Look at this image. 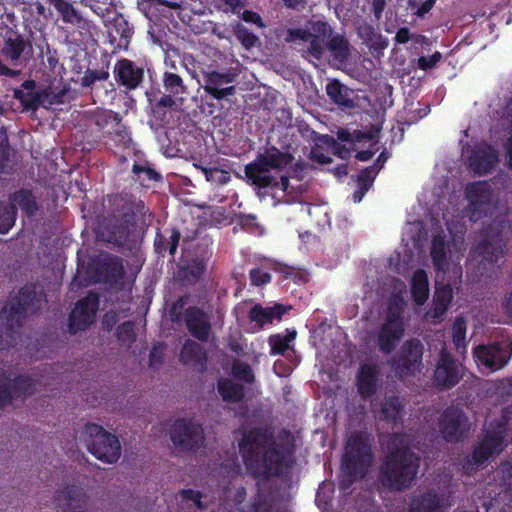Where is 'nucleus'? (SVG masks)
<instances>
[{
	"label": "nucleus",
	"instance_id": "obj_20",
	"mask_svg": "<svg viewBox=\"0 0 512 512\" xmlns=\"http://www.w3.org/2000/svg\"><path fill=\"white\" fill-rule=\"evenodd\" d=\"M465 196L471 209V219L478 220L490 207L492 189L487 181H475L467 184Z\"/></svg>",
	"mask_w": 512,
	"mask_h": 512
},
{
	"label": "nucleus",
	"instance_id": "obj_42",
	"mask_svg": "<svg viewBox=\"0 0 512 512\" xmlns=\"http://www.w3.org/2000/svg\"><path fill=\"white\" fill-rule=\"evenodd\" d=\"M113 26L116 35L119 36L117 46L119 48L127 49L134 34L133 26L122 14H119L114 18Z\"/></svg>",
	"mask_w": 512,
	"mask_h": 512
},
{
	"label": "nucleus",
	"instance_id": "obj_46",
	"mask_svg": "<svg viewBox=\"0 0 512 512\" xmlns=\"http://www.w3.org/2000/svg\"><path fill=\"white\" fill-rule=\"evenodd\" d=\"M68 89L62 88L55 91L52 87H47L40 90L41 104L40 106L45 109L51 108L53 105H60L64 103V97Z\"/></svg>",
	"mask_w": 512,
	"mask_h": 512
},
{
	"label": "nucleus",
	"instance_id": "obj_61",
	"mask_svg": "<svg viewBox=\"0 0 512 512\" xmlns=\"http://www.w3.org/2000/svg\"><path fill=\"white\" fill-rule=\"evenodd\" d=\"M312 34L311 28H292L287 31L285 40L286 42H295L297 40L308 42V40L312 38Z\"/></svg>",
	"mask_w": 512,
	"mask_h": 512
},
{
	"label": "nucleus",
	"instance_id": "obj_23",
	"mask_svg": "<svg viewBox=\"0 0 512 512\" xmlns=\"http://www.w3.org/2000/svg\"><path fill=\"white\" fill-rule=\"evenodd\" d=\"M236 75L231 72L220 73L211 71L204 74V90L216 100H222L235 93L234 86H226L235 81Z\"/></svg>",
	"mask_w": 512,
	"mask_h": 512
},
{
	"label": "nucleus",
	"instance_id": "obj_12",
	"mask_svg": "<svg viewBox=\"0 0 512 512\" xmlns=\"http://www.w3.org/2000/svg\"><path fill=\"white\" fill-rule=\"evenodd\" d=\"M0 53L13 66L26 64L33 53L32 42L18 31L8 28L3 36Z\"/></svg>",
	"mask_w": 512,
	"mask_h": 512
},
{
	"label": "nucleus",
	"instance_id": "obj_47",
	"mask_svg": "<svg viewBox=\"0 0 512 512\" xmlns=\"http://www.w3.org/2000/svg\"><path fill=\"white\" fill-rule=\"evenodd\" d=\"M163 85L170 95H179L185 92L183 79L176 73L165 72L163 75Z\"/></svg>",
	"mask_w": 512,
	"mask_h": 512
},
{
	"label": "nucleus",
	"instance_id": "obj_6",
	"mask_svg": "<svg viewBox=\"0 0 512 512\" xmlns=\"http://www.w3.org/2000/svg\"><path fill=\"white\" fill-rule=\"evenodd\" d=\"M82 437L88 451L102 462L113 464L121 456V445L116 435L95 423L85 425Z\"/></svg>",
	"mask_w": 512,
	"mask_h": 512
},
{
	"label": "nucleus",
	"instance_id": "obj_25",
	"mask_svg": "<svg viewBox=\"0 0 512 512\" xmlns=\"http://www.w3.org/2000/svg\"><path fill=\"white\" fill-rule=\"evenodd\" d=\"M45 2L55 9L63 23L73 25L79 30L91 29V21L83 16L72 0H45Z\"/></svg>",
	"mask_w": 512,
	"mask_h": 512
},
{
	"label": "nucleus",
	"instance_id": "obj_28",
	"mask_svg": "<svg viewBox=\"0 0 512 512\" xmlns=\"http://www.w3.org/2000/svg\"><path fill=\"white\" fill-rule=\"evenodd\" d=\"M286 312L287 307L283 304H275L271 307L255 304L250 309L248 316L251 322H255L259 328H263L266 324L280 321Z\"/></svg>",
	"mask_w": 512,
	"mask_h": 512
},
{
	"label": "nucleus",
	"instance_id": "obj_58",
	"mask_svg": "<svg viewBox=\"0 0 512 512\" xmlns=\"http://www.w3.org/2000/svg\"><path fill=\"white\" fill-rule=\"evenodd\" d=\"M189 301V295L179 296L169 309L170 318L173 322H179L184 316L186 305Z\"/></svg>",
	"mask_w": 512,
	"mask_h": 512
},
{
	"label": "nucleus",
	"instance_id": "obj_10",
	"mask_svg": "<svg viewBox=\"0 0 512 512\" xmlns=\"http://www.w3.org/2000/svg\"><path fill=\"white\" fill-rule=\"evenodd\" d=\"M274 434L269 427H253L243 433L239 441V450L247 469H256L259 466L258 448H265L273 442Z\"/></svg>",
	"mask_w": 512,
	"mask_h": 512
},
{
	"label": "nucleus",
	"instance_id": "obj_36",
	"mask_svg": "<svg viewBox=\"0 0 512 512\" xmlns=\"http://www.w3.org/2000/svg\"><path fill=\"white\" fill-rule=\"evenodd\" d=\"M350 92L346 86L336 79L329 81L326 85L327 95L338 106L354 107V101L350 98Z\"/></svg>",
	"mask_w": 512,
	"mask_h": 512
},
{
	"label": "nucleus",
	"instance_id": "obj_14",
	"mask_svg": "<svg viewBox=\"0 0 512 512\" xmlns=\"http://www.w3.org/2000/svg\"><path fill=\"white\" fill-rule=\"evenodd\" d=\"M462 366L444 346L441 348L433 373L435 385L450 390L462 379Z\"/></svg>",
	"mask_w": 512,
	"mask_h": 512
},
{
	"label": "nucleus",
	"instance_id": "obj_26",
	"mask_svg": "<svg viewBox=\"0 0 512 512\" xmlns=\"http://www.w3.org/2000/svg\"><path fill=\"white\" fill-rule=\"evenodd\" d=\"M379 369L376 365L362 364L356 377V385L362 399L371 398L378 389Z\"/></svg>",
	"mask_w": 512,
	"mask_h": 512
},
{
	"label": "nucleus",
	"instance_id": "obj_11",
	"mask_svg": "<svg viewBox=\"0 0 512 512\" xmlns=\"http://www.w3.org/2000/svg\"><path fill=\"white\" fill-rule=\"evenodd\" d=\"M439 429L447 442H461L470 431V421L462 409L450 406L439 418Z\"/></svg>",
	"mask_w": 512,
	"mask_h": 512
},
{
	"label": "nucleus",
	"instance_id": "obj_49",
	"mask_svg": "<svg viewBox=\"0 0 512 512\" xmlns=\"http://www.w3.org/2000/svg\"><path fill=\"white\" fill-rule=\"evenodd\" d=\"M17 212L14 207L9 205H0V234H6L15 224Z\"/></svg>",
	"mask_w": 512,
	"mask_h": 512
},
{
	"label": "nucleus",
	"instance_id": "obj_19",
	"mask_svg": "<svg viewBox=\"0 0 512 512\" xmlns=\"http://www.w3.org/2000/svg\"><path fill=\"white\" fill-rule=\"evenodd\" d=\"M57 512H88V496L77 485H65L54 498Z\"/></svg>",
	"mask_w": 512,
	"mask_h": 512
},
{
	"label": "nucleus",
	"instance_id": "obj_50",
	"mask_svg": "<svg viewBox=\"0 0 512 512\" xmlns=\"http://www.w3.org/2000/svg\"><path fill=\"white\" fill-rule=\"evenodd\" d=\"M380 170L381 166H369L362 169L356 179L357 186L363 187L364 190H369Z\"/></svg>",
	"mask_w": 512,
	"mask_h": 512
},
{
	"label": "nucleus",
	"instance_id": "obj_27",
	"mask_svg": "<svg viewBox=\"0 0 512 512\" xmlns=\"http://www.w3.org/2000/svg\"><path fill=\"white\" fill-rule=\"evenodd\" d=\"M310 28L313 34L312 38L308 40V53L315 59L320 60L326 49L327 37L331 36L332 27L326 21L317 20L310 23Z\"/></svg>",
	"mask_w": 512,
	"mask_h": 512
},
{
	"label": "nucleus",
	"instance_id": "obj_55",
	"mask_svg": "<svg viewBox=\"0 0 512 512\" xmlns=\"http://www.w3.org/2000/svg\"><path fill=\"white\" fill-rule=\"evenodd\" d=\"M497 477L505 491L512 489V462L504 461L497 469Z\"/></svg>",
	"mask_w": 512,
	"mask_h": 512
},
{
	"label": "nucleus",
	"instance_id": "obj_35",
	"mask_svg": "<svg viewBox=\"0 0 512 512\" xmlns=\"http://www.w3.org/2000/svg\"><path fill=\"white\" fill-rule=\"evenodd\" d=\"M181 238V233L177 228L170 229L169 239L158 230L154 239V249L158 254H164L165 252H169V254L173 257L176 254L179 241Z\"/></svg>",
	"mask_w": 512,
	"mask_h": 512
},
{
	"label": "nucleus",
	"instance_id": "obj_5",
	"mask_svg": "<svg viewBox=\"0 0 512 512\" xmlns=\"http://www.w3.org/2000/svg\"><path fill=\"white\" fill-rule=\"evenodd\" d=\"M294 161V155L289 151H281L276 146H267L262 153L256 156L253 162L245 166V176L252 185L259 189L272 185L273 176L269 170L283 171Z\"/></svg>",
	"mask_w": 512,
	"mask_h": 512
},
{
	"label": "nucleus",
	"instance_id": "obj_41",
	"mask_svg": "<svg viewBox=\"0 0 512 512\" xmlns=\"http://www.w3.org/2000/svg\"><path fill=\"white\" fill-rule=\"evenodd\" d=\"M431 259L437 270H444L448 264L446 242L442 235H435L432 238Z\"/></svg>",
	"mask_w": 512,
	"mask_h": 512
},
{
	"label": "nucleus",
	"instance_id": "obj_48",
	"mask_svg": "<svg viewBox=\"0 0 512 512\" xmlns=\"http://www.w3.org/2000/svg\"><path fill=\"white\" fill-rule=\"evenodd\" d=\"M232 374L233 376L241 381L251 384L255 381V376L251 366L241 360H235L232 363Z\"/></svg>",
	"mask_w": 512,
	"mask_h": 512
},
{
	"label": "nucleus",
	"instance_id": "obj_43",
	"mask_svg": "<svg viewBox=\"0 0 512 512\" xmlns=\"http://www.w3.org/2000/svg\"><path fill=\"white\" fill-rule=\"evenodd\" d=\"M132 172L136 176V181H139L144 187H148L151 182H157L162 178L161 174L151 167L148 162H135Z\"/></svg>",
	"mask_w": 512,
	"mask_h": 512
},
{
	"label": "nucleus",
	"instance_id": "obj_56",
	"mask_svg": "<svg viewBox=\"0 0 512 512\" xmlns=\"http://www.w3.org/2000/svg\"><path fill=\"white\" fill-rule=\"evenodd\" d=\"M121 120L118 113L113 112L111 110H104L98 113H95L92 117L93 123L99 128H105L109 123L115 121L119 123Z\"/></svg>",
	"mask_w": 512,
	"mask_h": 512
},
{
	"label": "nucleus",
	"instance_id": "obj_64",
	"mask_svg": "<svg viewBox=\"0 0 512 512\" xmlns=\"http://www.w3.org/2000/svg\"><path fill=\"white\" fill-rule=\"evenodd\" d=\"M180 495L184 501L194 502L198 509L203 510L205 508V505L202 502L203 494L200 491L193 489H182L180 491Z\"/></svg>",
	"mask_w": 512,
	"mask_h": 512
},
{
	"label": "nucleus",
	"instance_id": "obj_31",
	"mask_svg": "<svg viewBox=\"0 0 512 512\" xmlns=\"http://www.w3.org/2000/svg\"><path fill=\"white\" fill-rule=\"evenodd\" d=\"M10 202V205L14 207L16 212L17 208H19L29 218L35 216L39 210L36 197L30 189L21 188L15 191L10 196Z\"/></svg>",
	"mask_w": 512,
	"mask_h": 512
},
{
	"label": "nucleus",
	"instance_id": "obj_53",
	"mask_svg": "<svg viewBox=\"0 0 512 512\" xmlns=\"http://www.w3.org/2000/svg\"><path fill=\"white\" fill-rule=\"evenodd\" d=\"M109 78L108 69H87L81 78L82 87H92L96 81H105Z\"/></svg>",
	"mask_w": 512,
	"mask_h": 512
},
{
	"label": "nucleus",
	"instance_id": "obj_40",
	"mask_svg": "<svg viewBox=\"0 0 512 512\" xmlns=\"http://www.w3.org/2000/svg\"><path fill=\"white\" fill-rule=\"evenodd\" d=\"M360 35L364 43L373 52L382 53L388 46V40L371 25L365 26L360 32Z\"/></svg>",
	"mask_w": 512,
	"mask_h": 512
},
{
	"label": "nucleus",
	"instance_id": "obj_39",
	"mask_svg": "<svg viewBox=\"0 0 512 512\" xmlns=\"http://www.w3.org/2000/svg\"><path fill=\"white\" fill-rule=\"evenodd\" d=\"M218 393L225 402H240L244 398V387L230 379H221L217 383Z\"/></svg>",
	"mask_w": 512,
	"mask_h": 512
},
{
	"label": "nucleus",
	"instance_id": "obj_7",
	"mask_svg": "<svg viewBox=\"0 0 512 512\" xmlns=\"http://www.w3.org/2000/svg\"><path fill=\"white\" fill-rule=\"evenodd\" d=\"M293 450L281 448L273 442L270 447L264 450L262 457L259 456V466L256 469H248L249 472L263 479L280 477L287 473L293 466Z\"/></svg>",
	"mask_w": 512,
	"mask_h": 512
},
{
	"label": "nucleus",
	"instance_id": "obj_45",
	"mask_svg": "<svg viewBox=\"0 0 512 512\" xmlns=\"http://www.w3.org/2000/svg\"><path fill=\"white\" fill-rule=\"evenodd\" d=\"M296 337V331L289 332L287 335L275 334L269 337L270 354L284 355L289 348V342Z\"/></svg>",
	"mask_w": 512,
	"mask_h": 512
},
{
	"label": "nucleus",
	"instance_id": "obj_4",
	"mask_svg": "<svg viewBox=\"0 0 512 512\" xmlns=\"http://www.w3.org/2000/svg\"><path fill=\"white\" fill-rule=\"evenodd\" d=\"M510 425H512V403L502 408L500 417L489 423L483 437L471 454L465 457L462 464L465 473L470 474L491 457L503 451Z\"/></svg>",
	"mask_w": 512,
	"mask_h": 512
},
{
	"label": "nucleus",
	"instance_id": "obj_1",
	"mask_svg": "<svg viewBox=\"0 0 512 512\" xmlns=\"http://www.w3.org/2000/svg\"><path fill=\"white\" fill-rule=\"evenodd\" d=\"M406 432H393L386 441L387 452L379 466L377 481L390 492H403L414 484L420 468V456L411 449Z\"/></svg>",
	"mask_w": 512,
	"mask_h": 512
},
{
	"label": "nucleus",
	"instance_id": "obj_33",
	"mask_svg": "<svg viewBox=\"0 0 512 512\" xmlns=\"http://www.w3.org/2000/svg\"><path fill=\"white\" fill-rule=\"evenodd\" d=\"M442 502L439 494L428 491L412 499L408 512H442Z\"/></svg>",
	"mask_w": 512,
	"mask_h": 512
},
{
	"label": "nucleus",
	"instance_id": "obj_54",
	"mask_svg": "<svg viewBox=\"0 0 512 512\" xmlns=\"http://www.w3.org/2000/svg\"><path fill=\"white\" fill-rule=\"evenodd\" d=\"M235 36L246 49H251L258 41V37L253 32L240 24L235 29Z\"/></svg>",
	"mask_w": 512,
	"mask_h": 512
},
{
	"label": "nucleus",
	"instance_id": "obj_18",
	"mask_svg": "<svg viewBox=\"0 0 512 512\" xmlns=\"http://www.w3.org/2000/svg\"><path fill=\"white\" fill-rule=\"evenodd\" d=\"M212 240L208 237L202 238L197 244L196 256L193 257L186 265L180 267L179 277L188 283H196L204 275L207 269V263L212 254Z\"/></svg>",
	"mask_w": 512,
	"mask_h": 512
},
{
	"label": "nucleus",
	"instance_id": "obj_52",
	"mask_svg": "<svg viewBox=\"0 0 512 512\" xmlns=\"http://www.w3.org/2000/svg\"><path fill=\"white\" fill-rule=\"evenodd\" d=\"M452 338L455 348L460 350L465 348L466 322L462 317L456 318L452 327Z\"/></svg>",
	"mask_w": 512,
	"mask_h": 512
},
{
	"label": "nucleus",
	"instance_id": "obj_34",
	"mask_svg": "<svg viewBox=\"0 0 512 512\" xmlns=\"http://www.w3.org/2000/svg\"><path fill=\"white\" fill-rule=\"evenodd\" d=\"M411 294L417 305L424 304L428 299L429 283L425 270L417 269L414 271L411 279Z\"/></svg>",
	"mask_w": 512,
	"mask_h": 512
},
{
	"label": "nucleus",
	"instance_id": "obj_60",
	"mask_svg": "<svg viewBox=\"0 0 512 512\" xmlns=\"http://www.w3.org/2000/svg\"><path fill=\"white\" fill-rule=\"evenodd\" d=\"M13 401V395L8 379L0 377V409L10 405Z\"/></svg>",
	"mask_w": 512,
	"mask_h": 512
},
{
	"label": "nucleus",
	"instance_id": "obj_38",
	"mask_svg": "<svg viewBox=\"0 0 512 512\" xmlns=\"http://www.w3.org/2000/svg\"><path fill=\"white\" fill-rule=\"evenodd\" d=\"M180 361L188 365L202 364L206 361V353L200 344L187 340L181 348Z\"/></svg>",
	"mask_w": 512,
	"mask_h": 512
},
{
	"label": "nucleus",
	"instance_id": "obj_21",
	"mask_svg": "<svg viewBox=\"0 0 512 512\" xmlns=\"http://www.w3.org/2000/svg\"><path fill=\"white\" fill-rule=\"evenodd\" d=\"M506 242L501 233L483 235L478 244L471 249V254L481 257L483 262L493 265L504 255Z\"/></svg>",
	"mask_w": 512,
	"mask_h": 512
},
{
	"label": "nucleus",
	"instance_id": "obj_44",
	"mask_svg": "<svg viewBox=\"0 0 512 512\" xmlns=\"http://www.w3.org/2000/svg\"><path fill=\"white\" fill-rule=\"evenodd\" d=\"M15 152L9 144L7 137L0 141V174L10 175L15 169Z\"/></svg>",
	"mask_w": 512,
	"mask_h": 512
},
{
	"label": "nucleus",
	"instance_id": "obj_59",
	"mask_svg": "<svg viewBox=\"0 0 512 512\" xmlns=\"http://www.w3.org/2000/svg\"><path fill=\"white\" fill-rule=\"evenodd\" d=\"M250 283L253 286H262L271 282L272 276L262 268H253L249 272Z\"/></svg>",
	"mask_w": 512,
	"mask_h": 512
},
{
	"label": "nucleus",
	"instance_id": "obj_16",
	"mask_svg": "<svg viewBox=\"0 0 512 512\" xmlns=\"http://www.w3.org/2000/svg\"><path fill=\"white\" fill-rule=\"evenodd\" d=\"M98 306L99 297L94 292H89L84 298L78 300L69 315V331L75 334L92 325Z\"/></svg>",
	"mask_w": 512,
	"mask_h": 512
},
{
	"label": "nucleus",
	"instance_id": "obj_8",
	"mask_svg": "<svg viewBox=\"0 0 512 512\" xmlns=\"http://www.w3.org/2000/svg\"><path fill=\"white\" fill-rule=\"evenodd\" d=\"M424 346L418 339L406 340L391 359V366L398 378L415 376L423 367Z\"/></svg>",
	"mask_w": 512,
	"mask_h": 512
},
{
	"label": "nucleus",
	"instance_id": "obj_3",
	"mask_svg": "<svg viewBox=\"0 0 512 512\" xmlns=\"http://www.w3.org/2000/svg\"><path fill=\"white\" fill-rule=\"evenodd\" d=\"M374 460L373 445L366 432L358 431L350 435L346 442L341 461L339 489L348 491L354 483L362 480Z\"/></svg>",
	"mask_w": 512,
	"mask_h": 512
},
{
	"label": "nucleus",
	"instance_id": "obj_32",
	"mask_svg": "<svg viewBox=\"0 0 512 512\" xmlns=\"http://www.w3.org/2000/svg\"><path fill=\"white\" fill-rule=\"evenodd\" d=\"M404 403L398 396L386 397L381 403L379 418L387 423H400L404 416Z\"/></svg>",
	"mask_w": 512,
	"mask_h": 512
},
{
	"label": "nucleus",
	"instance_id": "obj_62",
	"mask_svg": "<svg viewBox=\"0 0 512 512\" xmlns=\"http://www.w3.org/2000/svg\"><path fill=\"white\" fill-rule=\"evenodd\" d=\"M317 138L323 139L325 143L331 142L333 144L334 154L340 157L341 159H348L350 157L351 150L347 148L345 145L336 142V140L333 139L332 137L328 135H318Z\"/></svg>",
	"mask_w": 512,
	"mask_h": 512
},
{
	"label": "nucleus",
	"instance_id": "obj_37",
	"mask_svg": "<svg viewBox=\"0 0 512 512\" xmlns=\"http://www.w3.org/2000/svg\"><path fill=\"white\" fill-rule=\"evenodd\" d=\"M14 399L25 400L35 392V381L29 375H18L14 379H8Z\"/></svg>",
	"mask_w": 512,
	"mask_h": 512
},
{
	"label": "nucleus",
	"instance_id": "obj_9",
	"mask_svg": "<svg viewBox=\"0 0 512 512\" xmlns=\"http://www.w3.org/2000/svg\"><path fill=\"white\" fill-rule=\"evenodd\" d=\"M170 440L178 451L195 452L205 440L201 424L192 420L177 419L170 428Z\"/></svg>",
	"mask_w": 512,
	"mask_h": 512
},
{
	"label": "nucleus",
	"instance_id": "obj_17",
	"mask_svg": "<svg viewBox=\"0 0 512 512\" xmlns=\"http://www.w3.org/2000/svg\"><path fill=\"white\" fill-rule=\"evenodd\" d=\"M499 162V153L487 143L476 144L467 155V167L475 176L491 173Z\"/></svg>",
	"mask_w": 512,
	"mask_h": 512
},
{
	"label": "nucleus",
	"instance_id": "obj_29",
	"mask_svg": "<svg viewBox=\"0 0 512 512\" xmlns=\"http://www.w3.org/2000/svg\"><path fill=\"white\" fill-rule=\"evenodd\" d=\"M13 97L20 102L23 111H36L41 104L40 90H36V82L25 80L19 88L14 89Z\"/></svg>",
	"mask_w": 512,
	"mask_h": 512
},
{
	"label": "nucleus",
	"instance_id": "obj_57",
	"mask_svg": "<svg viewBox=\"0 0 512 512\" xmlns=\"http://www.w3.org/2000/svg\"><path fill=\"white\" fill-rule=\"evenodd\" d=\"M80 4L99 17H104L110 12L111 3L108 0H80Z\"/></svg>",
	"mask_w": 512,
	"mask_h": 512
},
{
	"label": "nucleus",
	"instance_id": "obj_22",
	"mask_svg": "<svg viewBox=\"0 0 512 512\" xmlns=\"http://www.w3.org/2000/svg\"><path fill=\"white\" fill-rule=\"evenodd\" d=\"M184 322L189 333L196 339L206 342L211 333L210 316L198 306H189L184 313Z\"/></svg>",
	"mask_w": 512,
	"mask_h": 512
},
{
	"label": "nucleus",
	"instance_id": "obj_13",
	"mask_svg": "<svg viewBox=\"0 0 512 512\" xmlns=\"http://www.w3.org/2000/svg\"><path fill=\"white\" fill-rule=\"evenodd\" d=\"M404 321L398 309L389 307L386 319L377 335V345L384 354L392 353L404 335Z\"/></svg>",
	"mask_w": 512,
	"mask_h": 512
},
{
	"label": "nucleus",
	"instance_id": "obj_24",
	"mask_svg": "<svg viewBox=\"0 0 512 512\" xmlns=\"http://www.w3.org/2000/svg\"><path fill=\"white\" fill-rule=\"evenodd\" d=\"M115 80L128 90H134L140 86L144 79V69L132 60L122 58L114 67Z\"/></svg>",
	"mask_w": 512,
	"mask_h": 512
},
{
	"label": "nucleus",
	"instance_id": "obj_2",
	"mask_svg": "<svg viewBox=\"0 0 512 512\" xmlns=\"http://www.w3.org/2000/svg\"><path fill=\"white\" fill-rule=\"evenodd\" d=\"M40 308L41 299L34 286L22 287L9 299L0 311V349L13 346L26 316L36 314Z\"/></svg>",
	"mask_w": 512,
	"mask_h": 512
},
{
	"label": "nucleus",
	"instance_id": "obj_30",
	"mask_svg": "<svg viewBox=\"0 0 512 512\" xmlns=\"http://www.w3.org/2000/svg\"><path fill=\"white\" fill-rule=\"evenodd\" d=\"M326 50L337 64H344L351 56V45L348 39L339 33H331L325 42Z\"/></svg>",
	"mask_w": 512,
	"mask_h": 512
},
{
	"label": "nucleus",
	"instance_id": "obj_15",
	"mask_svg": "<svg viewBox=\"0 0 512 512\" xmlns=\"http://www.w3.org/2000/svg\"><path fill=\"white\" fill-rule=\"evenodd\" d=\"M477 362L492 371L503 368L511 358L512 342L494 341L486 345H479L474 349Z\"/></svg>",
	"mask_w": 512,
	"mask_h": 512
},
{
	"label": "nucleus",
	"instance_id": "obj_63",
	"mask_svg": "<svg viewBox=\"0 0 512 512\" xmlns=\"http://www.w3.org/2000/svg\"><path fill=\"white\" fill-rule=\"evenodd\" d=\"M237 224L249 232H254L258 228L257 217L254 214H239L236 218Z\"/></svg>",
	"mask_w": 512,
	"mask_h": 512
},
{
	"label": "nucleus",
	"instance_id": "obj_51",
	"mask_svg": "<svg viewBox=\"0 0 512 512\" xmlns=\"http://www.w3.org/2000/svg\"><path fill=\"white\" fill-rule=\"evenodd\" d=\"M116 337L122 344H132L135 341V325L132 321H125L116 329Z\"/></svg>",
	"mask_w": 512,
	"mask_h": 512
}]
</instances>
